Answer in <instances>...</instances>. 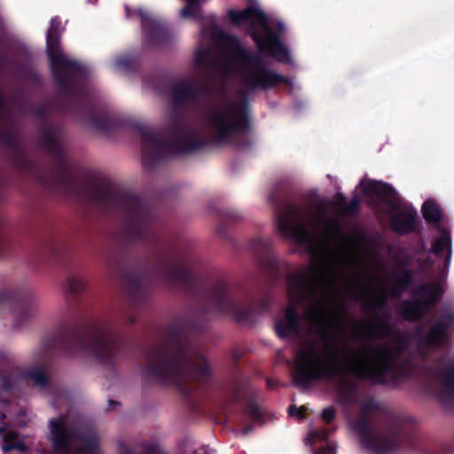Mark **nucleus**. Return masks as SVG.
I'll return each mask as SVG.
<instances>
[{
    "label": "nucleus",
    "mask_w": 454,
    "mask_h": 454,
    "mask_svg": "<svg viewBox=\"0 0 454 454\" xmlns=\"http://www.w3.org/2000/svg\"><path fill=\"white\" fill-rule=\"evenodd\" d=\"M359 186L365 196L375 198L383 204L384 210L391 216V225L395 231L405 233L414 228L416 209L403 202L393 187L373 180H361Z\"/></svg>",
    "instance_id": "nucleus-5"
},
{
    "label": "nucleus",
    "mask_w": 454,
    "mask_h": 454,
    "mask_svg": "<svg viewBox=\"0 0 454 454\" xmlns=\"http://www.w3.org/2000/svg\"><path fill=\"white\" fill-rule=\"evenodd\" d=\"M115 347L114 337L100 332L94 336L91 345L84 348V352L104 361L112 355Z\"/></svg>",
    "instance_id": "nucleus-10"
},
{
    "label": "nucleus",
    "mask_w": 454,
    "mask_h": 454,
    "mask_svg": "<svg viewBox=\"0 0 454 454\" xmlns=\"http://www.w3.org/2000/svg\"><path fill=\"white\" fill-rule=\"evenodd\" d=\"M422 214L426 221L435 224L440 236L434 239L430 249L435 260L429 264L434 271L438 272L436 281L430 282L420 286L418 290L419 302L405 301L401 305V313L406 319H416L422 315L424 309L437 301L443 293L444 280L448 275L451 256L452 243L450 231L442 227L440 222L442 212L439 206L433 200L426 201L422 206Z\"/></svg>",
    "instance_id": "nucleus-3"
},
{
    "label": "nucleus",
    "mask_w": 454,
    "mask_h": 454,
    "mask_svg": "<svg viewBox=\"0 0 454 454\" xmlns=\"http://www.w3.org/2000/svg\"><path fill=\"white\" fill-rule=\"evenodd\" d=\"M360 439L363 445L375 453L386 452L391 448L388 440L371 434L360 432Z\"/></svg>",
    "instance_id": "nucleus-13"
},
{
    "label": "nucleus",
    "mask_w": 454,
    "mask_h": 454,
    "mask_svg": "<svg viewBox=\"0 0 454 454\" xmlns=\"http://www.w3.org/2000/svg\"><path fill=\"white\" fill-rule=\"evenodd\" d=\"M235 317H236L237 320H238V321H240V322H241V321H244V320L246 319V317H245V316H243V315H240L239 313H237V314L235 315Z\"/></svg>",
    "instance_id": "nucleus-27"
},
{
    "label": "nucleus",
    "mask_w": 454,
    "mask_h": 454,
    "mask_svg": "<svg viewBox=\"0 0 454 454\" xmlns=\"http://www.w3.org/2000/svg\"><path fill=\"white\" fill-rule=\"evenodd\" d=\"M335 207L331 202L309 207L289 206L278 219V231L310 256L308 266L289 276L291 304L275 324L283 339L313 333L321 337V343H305L297 350L293 379L302 387L321 379L342 380L348 374L376 383L399 374L398 350L386 345L369 347L364 340L385 338L388 326L375 321L356 325L352 338L362 346L354 348L344 338L342 307L346 298L384 305L388 296L402 294L411 275L405 271L382 278L380 268L364 254L363 239L343 231Z\"/></svg>",
    "instance_id": "nucleus-1"
},
{
    "label": "nucleus",
    "mask_w": 454,
    "mask_h": 454,
    "mask_svg": "<svg viewBox=\"0 0 454 454\" xmlns=\"http://www.w3.org/2000/svg\"><path fill=\"white\" fill-rule=\"evenodd\" d=\"M186 364V356L182 351L172 355L167 350H159L150 356L148 371L152 375L175 381L183 380L189 373L196 378H206L209 373L208 364L204 360L200 366H192L191 372Z\"/></svg>",
    "instance_id": "nucleus-7"
},
{
    "label": "nucleus",
    "mask_w": 454,
    "mask_h": 454,
    "mask_svg": "<svg viewBox=\"0 0 454 454\" xmlns=\"http://www.w3.org/2000/svg\"><path fill=\"white\" fill-rule=\"evenodd\" d=\"M84 280L80 276H71L67 278L66 281V292L67 294L73 295L83 289Z\"/></svg>",
    "instance_id": "nucleus-17"
},
{
    "label": "nucleus",
    "mask_w": 454,
    "mask_h": 454,
    "mask_svg": "<svg viewBox=\"0 0 454 454\" xmlns=\"http://www.w3.org/2000/svg\"><path fill=\"white\" fill-rule=\"evenodd\" d=\"M335 416V411L333 408L328 407L323 410L322 411V419L326 422H331Z\"/></svg>",
    "instance_id": "nucleus-22"
},
{
    "label": "nucleus",
    "mask_w": 454,
    "mask_h": 454,
    "mask_svg": "<svg viewBox=\"0 0 454 454\" xmlns=\"http://www.w3.org/2000/svg\"><path fill=\"white\" fill-rule=\"evenodd\" d=\"M447 340V330L442 325L430 330L423 344L429 347H437L443 344Z\"/></svg>",
    "instance_id": "nucleus-16"
},
{
    "label": "nucleus",
    "mask_w": 454,
    "mask_h": 454,
    "mask_svg": "<svg viewBox=\"0 0 454 454\" xmlns=\"http://www.w3.org/2000/svg\"><path fill=\"white\" fill-rule=\"evenodd\" d=\"M257 242H258V244H259L260 246H262V247H263L266 246V244H265L262 239H258V240H257Z\"/></svg>",
    "instance_id": "nucleus-28"
},
{
    "label": "nucleus",
    "mask_w": 454,
    "mask_h": 454,
    "mask_svg": "<svg viewBox=\"0 0 454 454\" xmlns=\"http://www.w3.org/2000/svg\"><path fill=\"white\" fill-rule=\"evenodd\" d=\"M212 52L208 49H198L194 55V60L197 66L201 67H209L211 66Z\"/></svg>",
    "instance_id": "nucleus-18"
},
{
    "label": "nucleus",
    "mask_w": 454,
    "mask_h": 454,
    "mask_svg": "<svg viewBox=\"0 0 454 454\" xmlns=\"http://www.w3.org/2000/svg\"><path fill=\"white\" fill-rule=\"evenodd\" d=\"M248 431H249V429H244V430H243V434H247V433H248Z\"/></svg>",
    "instance_id": "nucleus-30"
},
{
    "label": "nucleus",
    "mask_w": 454,
    "mask_h": 454,
    "mask_svg": "<svg viewBox=\"0 0 454 454\" xmlns=\"http://www.w3.org/2000/svg\"><path fill=\"white\" fill-rule=\"evenodd\" d=\"M4 403V401L0 400V404Z\"/></svg>",
    "instance_id": "nucleus-31"
},
{
    "label": "nucleus",
    "mask_w": 454,
    "mask_h": 454,
    "mask_svg": "<svg viewBox=\"0 0 454 454\" xmlns=\"http://www.w3.org/2000/svg\"><path fill=\"white\" fill-rule=\"evenodd\" d=\"M0 434H4L2 445L4 452H8L12 450L23 452L27 450L24 439L21 438L15 430L9 429L5 432L4 427H0Z\"/></svg>",
    "instance_id": "nucleus-12"
},
{
    "label": "nucleus",
    "mask_w": 454,
    "mask_h": 454,
    "mask_svg": "<svg viewBox=\"0 0 454 454\" xmlns=\"http://www.w3.org/2000/svg\"><path fill=\"white\" fill-rule=\"evenodd\" d=\"M180 139L182 140V145L180 146L175 145H168L162 144L155 136L149 135L145 137L143 144V152L144 153H146L151 147L153 151L157 153L162 151L163 149H165V147H167L166 150L171 151L176 153L188 151L190 149V146L187 143L188 136L186 134H182Z\"/></svg>",
    "instance_id": "nucleus-11"
},
{
    "label": "nucleus",
    "mask_w": 454,
    "mask_h": 454,
    "mask_svg": "<svg viewBox=\"0 0 454 454\" xmlns=\"http://www.w3.org/2000/svg\"><path fill=\"white\" fill-rule=\"evenodd\" d=\"M129 60L128 59H124V58H118L114 60V66L116 68H124V67H129Z\"/></svg>",
    "instance_id": "nucleus-23"
},
{
    "label": "nucleus",
    "mask_w": 454,
    "mask_h": 454,
    "mask_svg": "<svg viewBox=\"0 0 454 454\" xmlns=\"http://www.w3.org/2000/svg\"><path fill=\"white\" fill-rule=\"evenodd\" d=\"M197 93L196 86L192 82H183L176 85L173 93L175 103L193 99Z\"/></svg>",
    "instance_id": "nucleus-15"
},
{
    "label": "nucleus",
    "mask_w": 454,
    "mask_h": 454,
    "mask_svg": "<svg viewBox=\"0 0 454 454\" xmlns=\"http://www.w3.org/2000/svg\"><path fill=\"white\" fill-rule=\"evenodd\" d=\"M29 378L31 380L39 387H44L47 382V377L41 371H34L29 373Z\"/></svg>",
    "instance_id": "nucleus-20"
},
{
    "label": "nucleus",
    "mask_w": 454,
    "mask_h": 454,
    "mask_svg": "<svg viewBox=\"0 0 454 454\" xmlns=\"http://www.w3.org/2000/svg\"><path fill=\"white\" fill-rule=\"evenodd\" d=\"M327 431L324 428H320L316 431H311L306 438V442L310 445H314L317 442L325 441L327 438Z\"/></svg>",
    "instance_id": "nucleus-19"
},
{
    "label": "nucleus",
    "mask_w": 454,
    "mask_h": 454,
    "mask_svg": "<svg viewBox=\"0 0 454 454\" xmlns=\"http://www.w3.org/2000/svg\"><path fill=\"white\" fill-rule=\"evenodd\" d=\"M185 2H187L188 0H184Z\"/></svg>",
    "instance_id": "nucleus-32"
},
{
    "label": "nucleus",
    "mask_w": 454,
    "mask_h": 454,
    "mask_svg": "<svg viewBox=\"0 0 454 454\" xmlns=\"http://www.w3.org/2000/svg\"><path fill=\"white\" fill-rule=\"evenodd\" d=\"M211 133L219 142H231L247 128V104L242 99L232 102L222 98L213 106L207 115Z\"/></svg>",
    "instance_id": "nucleus-4"
},
{
    "label": "nucleus",
    "mask_w": 454,
    "mask_h": 454,
    "mask_svg": "<svg viewBox=\"0 0 454 454\" xmlns=\"http://www.w3.org/2000/svg\"><path fill=\"white\" fill-rule=\"evenodd\" d=\"M360 204V199L358 197H354L350 201V210L354 211L358 208Z\"/></svg>",
    "instance_id": "nucleus-25"
},
{
    "label": "nucleus",
    "mask_w": 454,
    "mask_h": 454,
    "mask_svg": "<svg viewBox=\"0 0 454 454\" xmlns=\"http://www.w3.org/2000/svg\"><path fill=\"white\" fill-rule=\"evenodd\" d=\"M125 12L128 19L131 20L135 15L140 18L142 30L148 40L156 42L165 35V27L145 10L139 8L133 12L128 5H125Z\"/></svg>",
    "instance_id": "nucleus-9"
},
{
    "label": "nucleus",
    "mask_w": 454,
    "mask_h": 454,
    "mask_svg": "<svg viewBox=\"0 0 454 454\" xmlns=\"http://www.w3.org/2000/svg\"><path fill=\"white\" fill-rule=\"evenodd\" d=\"M130 202H131V204H133L136 207L137 212H140L141 206H140L139 201L134 198V199H131Z\"/></svg>",
    "instance_id": "nucleus-26"
},
{
    "label": "nucleus",
    "mask_w": 454,
    "mask_h": 454,
    "mask_svg": "<svg viewBox=\"0 0 454 454\" xmlns=\"http://www.w3.org/2000/svg\"><path fill=\"white\" fill-rule=\"evenodd\" d=\"M50 441L57 454H98V439L94 434H82L75 426H69L66 418L49 423Z\"/></svg>",
    "instance_id": "nucleus-6"
},
{
    "label": "nucleus",
    "mask_w": 454,
    "mask_h": 454,
    "mask_svg": "<svg viewBox=\"0 0 454 454\" xmlns=\"http://www.w3.org/2000/svg\"><path fill=\"white\" fill-rule=\"evenodd\" d=\"M302 412L303 411L301 410H297L294 406H290L289 407V413H290V415H295L299 419H303Z\"/></svg>",
    "instance_id": "nucleus-24"
},
{
    "label": "nucleus",
    "mask_w": 454,
    "mask_h": 454,
    "mask_svg": "<svg viewBox=\"0 0 454 454\" xmlns=\"http://www.w3.org/2000/svg\"><path fill=\"white\" fill-rule=\"evenodd\" d=\"M4 418H5V415H4V413H1V412H0V419H4Z\"/></svg>",
    "instance_id": "nucleus-29"
},
{
    "label": "nucleus",
    "mask_w": 454,
    "mask_h": 454,
    "mask_svg": "<svg viewBox=\"0 0 454 454\" xmlns=\"http://www.w3.org/2000/svg\"><path fill=\"white\" fill-rule=\"evenodd\" d=\"M439 377L444 394L454 397V360L444 364Z\"/></svg>",
    "instance_id": "nucleus-14"
},
{
    "label": "nucleus",
    "mask_w": 454,
    "mask_h": 454,
    "mask_svg": "<svg viewBox=\"0 0 454 454\" xmlns=\"http://www.w3.org/2000/svg\"><path fill=\"white\" fill-rule=\"evenodd\" d=\"M231 20L236 25L250 23L252 37L256 43L259 52H253L241 47L239 40L222 33L212 19L209 28L201 29L203 39H209L215 45H223V62L227 66L236 65V77L241 94H251L257 90H267L284 82V77L270 69L262 57L269 53L278 61L290 62V53L280 42L279 35L284 24L278 22V32L272 30L273 21L261 10L257 3L241 12L230 10Z\"/></svg>",
    "instance_id": "nucleus-2"
},
{
    "label": "nucleus",
    "mask_w": 454,
    "mask_h": 454,
    "mask_svg": "<svg viewBox=\"0 0 454 454\" xmlns=\"http://www.w3.org/2000/svg\"><path fill=\"white\" fill-rule=\"evenodd\" d=\"M313 452H314V454H336L335 448L329 443H327L325 448H320V449L314 448Z\"/></svg>",
    "instance_id": "nucleus-21"
},
{
    "label": "nucleus",
    "mask_w": 454,
    "mask_h": 454,
    "mask_svg": "<svg viewBox=\"0 0 454 454\" xmlns=\"http://www.w3.org/2000/svg\"><path fill=\"white\" fill-rule=\"evenodd\" d=\"M64 30L60 19L54 17L51 20V26L46 35V51L51 59V66L54 73L61 71H78L82 66L75 60L69 59L60 47V34Z\"/></svg>",
    "instance_id": "nucleus-8"
}]
</instances>
